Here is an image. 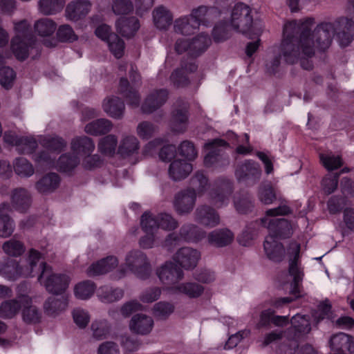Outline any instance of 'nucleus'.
<instances>
[{
  "mask_svg": "<svg viewBox=\"0 0 354 354\" xmlns=\"http://www.w3.org/2000/svg\"><path fill=\"white\" fill-rule=\"evenodd\" d=\"M21 318L23 322L28 325L39 324L42 319L41 311L32 304V299L28 295H22Z\"/></svg>",
  "mask_w": 354,
  "mask_h": 354,
  "instance_id": "nucleus-18",
  "label": "nucleus"
},
{
  "mask_svg": "<svg viewBox=\"0 0 354 354\" xmlns=\"http://www.w3.org/2000/svg\"><path fill=\"white\" fill-rule=\"evenodd\" d=\"M291 326L286 330L289 340L299 342L311 330L310 321L305 315H296L291 319Z\"/></svg>",
  "mask_w": 354,
  "mask_h": 354,
  "instance_id": "nucleus-9",
  "label": "nucleus"
},
{
  "mask_svg": "<svg viewBox=\"0 0 354 354\" xmlns=\"http://www.w3.org/2000/svg\"><path fill=\"white\" fill-rule=\"evenodd\" d=\"M178 151L179 155L189 161L194 160L198 154L194 143L189 140L183 141L178 148Z\"/></svg>",
  "mask_w": 354,
  "mask_h": 354,
  "instance_id": "nucleus-62",
  "label": "nucleus"
},
{
  "mask_svg": "<svg viewBox=\"0 0 354 354\" xmlns=\"http://www.w3.org/2000/svg\"><path fill=\"white\" fill-rule=\"evenodd\" d=\"M201 253L189 247L179 249L174 257L175 262L185 270H193L198 264Z\"/></svg>",
  "mask_w": 354,
  "mask_h": 354,
  "instance_id": "nucleus-13",
  "label": "nucleus"
},
{
  "mask_svg": "<svg viewBox=\"0 0 354 354\" xmlns=\"http://www.w3.org/2000/svg\"><path fill=\"white\" fill-rule=\"evenodd\" d=\"M16 78V73L10 66H1L0 67V84L4 88L9 90Z\"/></svg>",
  "mask_w": 354,
  "mask_h": 354,
  "instance_id": "nucleus-58",
  "label": "nucleus"
},
{
  "mask_svg": "<svg viewBox=\"0 0 354 354\" xmlns=\"http://www.w3.org/2000/svg\"><path fill=\"white\" fill-rule=\"evenodd\" d=\"M112 122L105 118L94 120L85 127V131L93 136H98L109 133L112 129Z\"/></svg>",
  "mask_w": 354,
  "mask_h": 354,
  "instance_id": "nucleus-41",
  "label": "nucleus"
},
{
  "mask_svg": "<svg viewBox=\"0 0 354 354\" xmlns=\"http://www.w3.org/2000/svg\"><path fill=\"white\" fill-rule=\"evenodd\" d=\"M71 145L73 151L82 156L91 155L95 149L93 140L87 136L73 139Z\"/></svg>",
  "mask_w": 354,
  "mask_h": 354,
  "instance_id": "nucleus-37",
  "label": "nucleus"
},
{
  "mask_svg": "<svg viewBox=\"0 0 354 354\" xmlns=\"http://www.w3.org/2000/svg\"><path fill=\"white\" fill-rule=\"evenodd\" d=\"M15 30L16 35L15 37H19L21 39H36L34 36L31 27L26 19L21 20L15 24Z\"/></svg>",
  "mask_w": 354,
  "mask_h": 354,
  "instance_id": "nucleus-63",
  "label": "nucleus"
},
{
  "mask_svg": "<svg viewBox=\"0 0 354 354\" xmlns=\"http://www.w3.org/2000/svg\"><path fill=\"white\" fill-rule=\"evenodd\" d=\"M118 144V139L114 135H108L102 138L98 143L99 151L108 156H112L115 153Z\"/></svg>",
  "mask_w": 354,
  "mask_h": 354,
  "instance_id": "nucleus-52",
  "label": "nucleus"
},
{
  "mask_svg": "<svg viewBox=\"0 0 354 354\" xmlns=\"http://www.w3.org/2000/svg\"><path fill=\"white\" fill-rule=\"evenodd\" d=\"M229 147L228 143L221 138H216L209 140L204 145L205 149L208 150V153L205 156L204 164L206 167H212L217 164V162L224 159L226 164H229V158H223V155L221 153L222 150L221 147L227 148Z\"/></svg>",
  "mask_w": 354,
  "mask_h": 354,
  "instance_id": "nucleus-10",
  "label": "nucleus"
},
{
  "mask_svg": "<svg viewBox=\"0 0 354 354\" xmlns=\"http://www.w3.org/2000/svg\"><path fill=\"white\" fill-rule=\"evenodd\" d=\"M189 103L179 99L176 101L171 114V129L174 131L183 133L186 131L189 121Z\"/></svg>",
  "mask_w": 354,
  "mask_h": 354,
  "instance_id": "nucleus-8",
  "label": "nucleus"
},
{
  "mask_svg": "<svg viewBox=\"0 0 354 354\" xmlns=\"http://www.w3.org/2000/svg\"><path fill=\"white\" fill-rule=\"evenodd\" d=\"M0 275L14 281L22 275V268L17 260L8 258L0 264Z\"/></svg>",
  "mask_w": 354,
  "mask_h": 354,
  "instance_id": "nucleus-33",
  "label": "nucleus"
},
{
  "mask_svg": "<svg viewBox=\"0 0 354 354\" xmlns=\"http://www.w3.org/2000/svg\"><path fill=\"white\" fill-rule=\"evenodd\" d=\"M200 23L197 19L192 17L191 15L180 18L175 21L174 30L176 32L189 35L194 33L198 28Z\"/></svg>",
  "mask_w": 354,
  "mask_h": 354,
  "instance_id": "nucleus-35",
  "label": "nucleus"
},
{
  "mask_svg": "<svg viewBox=\"0 0 354 354\" xmlns=\"http://www.w3.org/2000/svg\"><path fill=\"white\" fill-rule=\"evenodd\" d=\"M69 277L64 274H50L44 282L46 290L54 295H61L68 288Z\"/></svg>",
  "mask_w": 354,
  "mask_h": 354,
  "instance_id": "nucleus-22",
  "label": "nucleus"
},
{
  "mask_svg": "<svg viewBox=\"0 0 354 354\" xmlns=\"http://www.w3.org/2000/svg\"><path fill=\"white\" fill-rule=\"evenodd\" d=\"M96 286L94 282L86 280L77 284L74 289V293L77 298L87 299L94 293Z\"/></svg>",
  "mask_w": 354,
  "mask_h": 354,
  "instance_id": "nucleus-50",
  "label": "nucleus"
},
{
  "mask_svg": "<svg viewBox=\"0 0 354 354\" xmlns=\"http://www.w3.org/2000/svg\"><path fill=\"white\" fill-rule=\"evenodd\" d=\"M176 289L189 298H198L204 291V287L195 282H186L178 284Z\"/></svg>",
  "mask_w": 354,
  "mask_h": 354,
  "instance_id": "nucleus-48",
  "label": "nucleus"
},
{
  "mask_svg": "<svg viewBox=\"0 0 354 354\" xmlns=\"http://www.w3.org/2000/svg\"><path fill=\"white\" fill-rule=\"evenodd\" d=\"M209 243L216 247L223 248L230 245L234 239V234L228 229H216L208 234Z\"/></svg>",
  "mask_w": 354,
  "mask_h": 354,
  "instance_id": "nucleus-31",
  "label": "nucleus"
},
{
  "mask_svg": "<svg viewBox=\"0 0 354 354\" xmlns=\"http://www.w3.org/2000/svg\"><path fill=\"white\" fill-rule=\"evenodd\" d=\"M91 8V3L88 0H76L69 3L66 8V17L74 21H77L86 17Z\"/></svg>",
  "mask_w": 354,
  "mask_h": 354,
  "instance_id": "nucleus-20",
  "label": "nucleus"
},
{
  "mask_svg": "<svg viewBox=\"0 0 354 354\" xmlns=\"http://www.w3.org/2000/svg\"><path fill=\"white\" fill-rule=\"evenodd\" d=\"M60 178L56 173H49L43 176L36 184L37 189L41 193L51 192L56 189Z\"/></svg>",
  "mask_w": 354,
  "mask_h": 354,
  "instance_id": "nucleus-40",
  "label": "nucleus"
},
{
  "mask_svg": "<svg viewBox=\"0 0 354 354\" xmlns=\"http://www.w3.org/2000/svg\"><path fill=\"white\" fill-rule=\"evenodd\" d=\"M64 3V0H40L39 7L44 15H54L62 10Z\"/></svg>",
  "mask_w": 354,
  "mask_h": 354,
  "instance_id": "nucleus-51",
  "label": "nucleus"
},
{
  "mask_svg": "<svg viewBox=\"0 0 354 354\" xmlns=\"http://www.w3.org/2000/svg\"><path fill=\"white\" fill-rule=\"evenodd\" d=\"M333 36L336 35L342 47L351 44L354 39V21L348 17H339L333 23Z\"/></svg>",
  "mask_w": 354,
  "mask_h": 354,
  "instance_id": "nucleus-7",
  "label": "nucleus"
},
{
  "mask_svg": "<svg viewBox=\"0 0 354 354\" xmlns=\"http://www.w3.org/2000/svg\"><path fill=\"white\" fill-rule=\"evenodd\" d=\"M3 252L11 257H20L25 252L24 244L14 238L4 242L2 245Z\"/></svg>",
  "mask_w": 354,
  "mask_h": 354,
  "instance_id": "nucleus-49",
  "label": "nucleus"
},
{
  "mask_svg": "<svg viewBox=\"0 0 354 354\" xmlns=\"http://www.w3.org/2000/svg\"><path fill=\"white\" fill-rule=\"evenodd\" d=\"M263 249L267 257L274 262H281L285 257V248L283 245L273 239L267 236L263 243Z\"/></svg>",
  "mask_w": 354,
  "mask_h": 354,
  "instance_id": "nucleus-24",
  "label": "nucleus"
},
{
  "mask_svg": "<svg viewBox=\"0 0 354 354\" xmlns=\"http://www.w3.org/2000/svg\"><path fill=\"white\" fill-rule=\"evenodd\" d=\"M153 17L156 26L160 30L167 29L173 21L172 15L163 6H159L154 10Z\"/></svg>",
  "mask_w": 354,
  "mask_h": 354,
  "instance_id": "nucleus-43",
  "label": "nucleus"
},
{
  "mask_svg": "<svg viewBox=\"0 0 354 354\" xmlns=\"http://www.w3.org/2000/svg\"><path fill=\"white\" fill-rule=\"evenodd\" d=\"M294 257L290 260L288 272L292 277L291 282V289L290 291L291 297H281L275 299L272 305L276 308H279L285 304H289L295 299L301 297L300 285L304 277L303 269L299 266L298 260L300 253V245L295 244L293 248Z\"/></svg>",
  "mask_w": 354,
  "mask_h": 354,
  "instance_id": "nucleus-3",
  "label": "nucleus"
},
{
  "mask_svg": "<svg viewBox=\"0 0 354 354\" xmlns=\"http://www.w3.org/2000/svg\"><path fill=\"white\" fill-rule=\"evenodd\" d=\"M67 305V299L64 297L51 296L44 303V310L48 316L56 317L65 310Z\"/></svg>",
  "mask_w": 354,
  "mask_h": 354,
  "instance_id": "nucleus-32",
  "label": "nucleus"
},
{
  "mask_svg": "<svg viewBox=\"0 0 354 354\" xmlns=\"http://www.w3.org/2000/svg\"><path fill=\"white\" fill-rule=\"evenodd\" d=\"M154 325L151 317L142 313L134 315L129 321V328L134 334L145 336L149 335Z\"/></svg>",
  "mask_w": 354,
  "mask_h": 354,
  "instance_id": "nucleus-16",
  "label": "nucleus"
},
{
  "mask_svg": "<svg viewBox=\"0 0 354 354\" xmlns=\"http://www.w3.org/2000/svg\"><path fill=\"white\" fill-rule=\"evenodd\" d=\"M139 149V142L133 136H127L121 141L118 153L124 158L137 153Z\"/></svg>",
  "mask_w": 354,
  "mask_h": 354,
  "instance_id": "nucleus-42",
  "label": "nucleus"
},
{
  "mask_svg": "<svg viewBox=\"0 0 354 354\" xmlns=\"http://www.w3.org/2000/svg\"><path fill=\"white\" fill-rule=\"evenodd\" d=\"M192 165L183 160H175L171 162L168 172L174 181L185 178L192 171Z\"/></svg>",
  "mask_w": 354,
  "mask_h": 354,
  "instance_id": "nucleus-28",
  "label": "nucleus"
},
{
  "mask_svg": "<svg viewBox=\"0 0 354 354\" xmlns=\"http://www.w3.org/2000/svg\"><path fill=\"white\" fill-rule=\"evenodd\" d=\"M251 8L239 3L234 6L231 12L230 24L234 30L246 35L252 32L253 17Z\"/></svg>",
  "mask_w": 354,
  "mask_h": 354,
  "instance_id": "nucleus-4",
  "label": "nucleus"
},
{
  "mask_svg": "<svg viewBox=\"0 0 354 354\" xmlns=\"http://www.w3.org/2000/svg\"><path fill=\"white\" fill-rule=\"evenodd\" d=\"M41 253L35 249H30L28 255L29 263V277H34L38 274V281L41 283V279L46 274H48L51 272V267L47 265L44 261H41L38 264L41 259Z\"/></svg>",
  "mask_w": 354,
  "mask_h": 354,
  "instance_id": "nucleus-17",
  "label": "nucleus"
},
{
  "mask_svg": "<svg viewBox=\"0 0 354 354\" xmlns=\"http://www.w3.org/2000/svg\"><path fill=\"white\" fill-rule=\"evenodd\" d=\"M261 176V167L253 160H245L238 164L235 169V176L237 180L247 185H253L257 183Z\"/></svg>",
  "mask_w": 354,
  "mask_h": 354,
  "instance_id": "nucleus-5",
  "label": "nucleus"
},
{
  "mask_svg": "<svg viewBox=\"0 0 354 354\" xmlns=\"http://www.w3.org/2000/svg\"><path fill=\"white\" fill-rule=\"evenodd\" d=\"M22 295L16 299L5 301L0 306V316L5 319H12L15 317L22 308Z\"/></svg>",
  "mask_w": 354,
  "mask_h": 354,
  "instance_id": "nucleus-36",
  "label": "nucleus"
},
{
  "mask_svg": "<svg viewBox=\"0 0 354 354\" xmlns=\"http://www.w3.org/2000/svg\"><path fill=\"white\" fill-rule=\"evenodd\" d=\"M119 92L125 98L129 106L133 108L138 107L140 102V96L136 89L130 86L127 78H120Z\"/></svg>",
  "mask_w": 354,
  "mask_h": 354,
  "instance_id": "nucleus-30",
  "label": "nucleus"
},
{
  "mask_svg": "<svg viewBox=\"0 0 354 354\" xmlns=\"http://www.w3.org/2000/svg\"><path fill=\"white\" fill-rule=\"evenodd\" d=\"M290 23H295V26H294L293 25L292 28H289V33L292 35L297 33L299 34V36L301 32L303 26L306 24L309 31L308 37L314 43V49L315 47H316L320 50H325L330 46L333 37L334 27L332 23L324 22L319 24L315 28L312 34L310 32V29L312 26L315 24L314 18H306L303 21H300L298 24L296 21H291Z\"/></svg>",
  "mask_w": 354,
  "mask_h": 354,
  "instance_id": "nucleus-2",
  "label": "nucleus"
},
{
  "mask_svg": "<svg viewBox=\"0 0 354 354\" xmlns=\"http://www.w3.org/2000/svg\"><path fill=\"white\" fill-rule=\"evenodd\" d=\"M118 32L123 37H133L140 28L139 20L135 17H122L115 24Z\"/></svg>",
  "mask_w": 354,
  "mask_h": 354,
  "instance_id": "nucleus-27",
  "label": "nucleus"
},
{
  "mask_svg": "<svg viewBox=\"0 0 354 354\" xmlns=\"http://www.w3.org/2000/svg\"><path fill=\"white\" fill-rule=\"evenodd\" d=\"M80 162L77 156L71 153L61 155L57 162V167L59 171L68 172L75 169Z\"/></svg>",
  "mask_w": 354,
  "mask_h": 354,
  "instance_id": "nucleus-47",
  "label": "nucleus"
},
{
  "mask_svg": "<svg viewBox=\"0 0 354 354\" xmlns=\"http://www.w3.org/2000/svg\"><path fill=\"white\" fill-rule=\"evenodd\" d=\"M36 39H20L13 37L10 41V50L19 62L25 61L29 56L30 49L35 48Z\"/></svg>",
  "mask_w": 354,
  "mask_h": 354,
  "instance_id": "nucleus-19",
  "label": "nucleus"
},
{
  "mask_svg": "<svg viewBox=\"0 0 354 354\" xmlns=\"http://www.w3.org/2000/svg\"><path fill=\"white\" fill-rule=\"evenodd\" d=\"M44 147L49 151L60 153L66 146L64 140L60 137L45 138L41 142Z\"/></svg>",
  "mask_w": 354,
  "mask_h": 354,
  "instance_id": "nucleus-60",
  "label": "nucleus"
},
{
  "mask_svg": "<svg viewBox=\"0 0 354 354\" xmlns=\"http://www.w3.org/2000/svg\"><path fill=\"white\" fill-rule=\"evenodd\" d=\"M14 170L17 175L24 177H29L34 174L32 165L27 159L23 157L15 159Z\"/></svg>",
  "mask_w": 354,
  "mask_h": 354,
  "instance_id": "nucleus-56",
  "label": "nucleus"
},
{
  "mask_svg": "<svg viewBox=\"0 0 354 354\" xmlns=\"http://www.w3.org/2000/svg\"><path fill=\"white\" fill-rule=\"evenodd\" d=\"M168 91L165 88L156 89L150 93L141 106L144 113L149 114L160 109L168 99Z\"/></svg>",
  "mask_w": 354,
  "mask_h": 354,
  "instance_id": "nucleus-15",
  "label": "nucleus"
},
{
  "mask_svg": "<svg viewBox=\"0 0 354 354\" xmlns=\"http://www.w3.org/2000/svg\"><path fill=\"white\" fill-rule=\"evenodd\" d=\"M157 275L163 284L170 286L181 280L184 272L176 263L167 261L157 270Z\"/></svg>",
  "mask_w": 354,
  "mask_h": 354,
  "instance_id": "nucleus-12",
  "label": "nucleus"
},
{
  "mask_svg": "<svg viewBox=\"0 0 354 354\" xmlns=\"http://www.w3.org/2000/svg\"><path fill=\"white\" fill-rule=\"evenodd\" d=\"M35 30L41 37L50 36L56 30V24L48 18L41 19L35 22Z\"/></svg>",
  "mask_w": 354,
  "mask_h": 354,
  "instance_id": "nucleus-53",
  "label": "nucleus"
},
{
  "mask_svg": "<svg viewBox=\"0 0 354 354\" xmlns=\"http://www.w3.org/2000/svg\"><path fill=\"white\" fill-rule=\"evenodd\" d=\"M181 239L187 242L196 243L205 236V232L194 224H185L179 231Z\"/></svg>",
  "mask_w": 354,
  "mask_h": 354,
  "instance_id": "nucleus-34",
  "label": "nucleus"
},
{
  "mask_svg": "<svg viewBox=\"0 0 354 354\" xmlns=\"http://www.w3.org/2000/svg\"><path fill=\"white\" fill-rule=\"evenodd\" d=\"M234 205L237 212L246 214L253 211L254 200L248 192H243L234 198Z\"/></svg>",
  "mask_w": 354,
  "mask_h": 354,
  "instance_id": "nucleus-45",
  "label": "nucleus"
},
{
  "mask_svg": "<svg viewBox=\"0 0 354 354\" xmlns=\"http://www.w3.org/2000/svg\"><path fill=\"white\" fill-rule=\"evenodd\" d=\"M232 25L225 21L216 23L212 30V37L215 42L220 43L226 41L232 37Z\"/></svg>",
  "mask_w": 354,
  "mask_h": 354,
  "instance_id": "nucleus-44",
  "label": "nucleus"
},
{
  "mask_svg": "<svg viewBox=\"0 0 354 354\" xmlns=\"http://www.w3.org/2000/svg\"><path fill=\"white\" fill-rule=\"evenodd\" d=\"M174 310V307L172 304L165 302L159 301L156 303L153 308V315L160 319H167Z\"/></svg>",
  "mask_w": 354,
  "mask_h": 354,
  "instance_id": "nucleus-61",
  "label": "nucleus"
},
{
  "mask_svg": "<svg viewBox=\"0 0 354 354\" xmlns=\"http://www.w3.org/2000/svg\"><path fill=\"white\" fill-rule=\"evenodd\" d=\"M97 296L102 302L112 303L121 299L124 296V291L118 288L101 287Z\"/></svg>",
  "mask_w": 354,
  "mask_h": 354,
  "instance_id": "nucleus-46",
  "label": "nucleus"
},
{
  "mask_svg": "<svg viewBox=\"0 0 354 354\" xmlns=\"http://www.w3.org/2000/svg\"><path fill=\"white\" fill-rule=\"evenodd\" d=\"M196 221L201 225L214 227L220 222V218L216 210L208 206H199L195 212Z\"/></svg>",
  "mask_w": 354,
  "mask_h": 354,
  "instance_id": "nucleus-26",
  "label": "nucleus"
},
{
  "mask_svg": "<svg viewBox=\"0 0 354 354\" xmlns=\"http://www.w3.org/2000/svg\"><path fill=\"white\" fill-rule=\"evenodd\" d=\"M319 158L324 167L328 171L337 169L343 165L342 159L339 156H335L334 155L321 153Z\"/></svg>",
  "mask_w": 354,
  "mask_h": 354,
  "instance_id": "nucleus-64",
  "label": "nucleus"
},
{
  "mask_svg": "<svg viewBox=\"0 0 354 354\" xmlns=\"http://www.w3.org/2000/svg\"><path fill=\"white\" fill-rule=\"evenodd\" d=\"M266 227L269 230L268 236L273 239H288L293 233L291 223L286 218H268Z\"/></svg>",
  "mask_w": 354,
  "mask_h": 354,
  "instance_id": "nucleus-14",
  "label": "nucleus"
},
{
  "mask_svg": "<svg viewBox=\"0 0 354 354\" xmlns=\"http://www.w3.org/2000/svg\"><path fill=\"white\" fill-rule=\"evenodd\" d=\"M104 111L111 118L120 119L124 114L125 106L118 97H112L103 104Z\"/></svg>",
  "mask_w": 354,
  "mask_h": 354,
  "instance_id": "nucleus-38",
  "label": "nucleus"
},
{
  "mask_svg": "<svg viewBox=\"0 0 354 354\" xmlns=\"http://www.w3.org/2000/svg\"><path fill=\"white\" fill-rule=\"evenodd\" d=\"M10 212H11V206L9 203L0 204V237L8 238L15 230V222L8 215Z\"/></svg>",
  "mask_w": 354,
  "mask_h": 354,
  "instance_id": "nucleus-25",
  "label": "nucleus"
},
{
  "mask_svg": "<svg viewBox=\"0 0 354 354\" xmlns=\"http://www.w3.org/2000/svg\"><path fill=\"white\" fill-rule=\"evenodd\" d=\"M191 44V57H197L204 53L211 44V39L207 34L201 33L189 40Z\"/></svg>",
  "mask_w": 354,
  "mask_h": 354,
  "instance_id": "nucleus-39",
  "label": "nucleus"
},
{
  "mask_svg": "<svg viewBox=\"0 0 354 354\" xmlns=\"http://www.w3.org/2000/svg\"><path fill=\"white\" fill-rule=\"evenodd\" d=\"M190 185L192 190L198 194H203L206 191L209 186L208 178L202 171H197L190 180Z\"/></svg>",
  "mask_w": 354,
  "mask_h": 354,
  "instance_id": "nucleus-54",
  "label": "nucleus"
},
{
  "mask_svg": "<svg viewBox=\"0 0 354 354\" xmlns=\"http://www.w3.org/2000/svg\"><path fill=\"white\" fill-rule=\"evenodd\" d=\"M295 23H288L284 26L283 36L282 41L281 52L284 60L287 64H294L299 60L302 68L312 70L313 64L309 59L315 55L313 41L309 38V31L304 24L299 37L289 33V28H292Z\"/></svg>",
  "mask_w": 354,
  "mask_h": 354,
  "instance_id": "nucleus-1",
  "label": "nucleus"
},
{
  "mask_svg": "<svg viewBox=\"0 0 354 354\" xmlns=\"http://www.w3.org/2000/svg\"><path fill=\"white\" fill-rule=\"evenodd\" d=\"M142 230L147 234H154L159 228L158 216H153L148 212H145L140 219Z\"/></svg>",
  "mask_w": 354,
  "mask_h": 354,
  "instance_id": "nucleus-55",
  "label": "nucleus"
},
{
  "mask_svg": "<svg viewBox=\"0 0 354 354\" xmlns=\"http://www.w3.org/2000/svg\"><path fill=\"white\" fill-rule=\"evenodd\" d=\"M129 269L140 279H146L151 274V266L147 256L140 250L129 252L126 258Z\"/></svg>",
  "mask_w": 354,
  "mask_h": 354,
  "instance_id": "nucleus-6",
  "label": "nucleus"
},
{
  "mask_svg": "<svg viewBox=\"0 0 354 354\" xmlns=\"http://www.w3.org/2000/svg\"><path fill=\"white\" fill-rule=\"evenodd\" d=\"M106 43L110 51L116 58L119 59L123 56L124 42L118 35H112Z\"/></svg>",
  "mask_w": 354,
  "mask_h": 354,
  "instance_id": "nucleus-59",
  "label": "nucleus"
},
{
  "mask_svg": "<svg viewBox=\"0 0 354 354\" xmlns=\"http://www.w3.org/2000/svg\"><path fill=\"white\" fill-rule=\"evenodd\" d=\"M38 147L35 138L28 136H21L19 142L16 148L19 153L31 154L35 152Z\"/></svg>",
  "mask_w": 354,
  "mask_h": 354,
  "instance_id": "nucleus-57",
  "label": "nucleus"
},
{
  "mask_svg": "<svg viewBox=\"0 0 354 354\" xmlns=\"http://www.w3.org/2000/svg\"><path fill=\"white\" fill-rule=\"evenodd\" d=\"M118 259L116 257L109 256L102 259L95 263H93L87 269V275L93 277L102 274H104L113 269L118 265Z\"/></svg>",
  "mask_w": 354,
  "mask_h": 354,
  "instance_id": "nucleus-23",
  "label": "nucleus"
},
{
  "mask_svg": "<svg viewBox=\"0 0 354 354\" xmlns=\"http://www.w3.org/2000/svg\"><path fill=\"white\" fill-rule=\"evenodd\" d=\"M232 192V186L229 181H224L212 189L209 196L212 202L216 206H221Z\"/></svg>",
  "mask_w": 354,
  "mask_h": 354,
  "instance_id": "nucleus-29",
  "label": "nucleus"
},
{
  "mask_svg": "<svg viewBox=\"0 0 354 354\" xmlns=\"http://www.w3.org/2000/svg\"><path fill=\"white\" fill-rule=\"evenodd\" d=\"M196 193L190 189H183L175 194L174 207L179 215L189 214L194 209Z\"/></svg>",
  "mask_w": 354,
  "mask_h": 354,
  "instance_id": "nucleus-11",
  "label": "nucleus"
},
{
  "mask_svg": "<svg viewBox=\"0 0 354 354\" xmlns=\"http://www.w3.org/2000/svg\"><path fill=\"white\" fill-rule=\"evenodd\" d=\"M10 199L12 207L21 213L26 212L32 203L30 194L23 187L14 189L12 191Z\"/></svg>",
  "mask_w": 354,
  "mask_h": 354,
  "instance_id": "nucleus-21",
  "label": "nucleus"
}]
</instances>
